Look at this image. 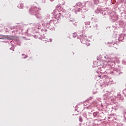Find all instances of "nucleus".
Returning a JSON list of instances; mask_svg holds the SVG:
<instances>
[{
	"instance_id": "1",
	"label": "nucleus",
	"mask_w": 126,
	"mask_h": 126,
	"mask_svg": "<svg viewBox=\"0 0 126 126\" xmlns=\"http://www.w3.org/2000/svg\"><path fill=\"white\" fill-rule=\"evenodd\" d=\"M119 40L120 41H123L124 40V34H121L119 36Z\"/></svg>"
},
{
	"instance_id": "2",
	"label": "nucleus",
	"mask_w": 126,
	"mask_h": 126,
	"mask_svg": "<svg viewBox=\"0 0 126 126\" xmlns=\"http://www.w3.org/2000/svg\"><path fill=\"white\" fill-rule=\"evenodd\" d=\"M79 121L81 122V123H82V122H83L82 118L80 117V118H79Z\"/></svg>"
}]
</instances>
